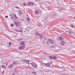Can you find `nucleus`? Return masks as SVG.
<instances>
[{
    "label": "nucleus",
    "mask_w": 75,
    "mask_h": 75,
    "mask_svg": "<svg viewBox=\"0 0 75 75\" xmlns=\"http://www.w3.org/2000/svg\"><path fill=\"white\" fill-rule=\"evenodd\" d=\"M19 13H20V14H22V12H21V11H19Z\"/></svg>",
    "instance_id": "aec40b11"
},
{
    "label": "nucleus",
    "mask_w": 75,
    "mask_h": 75,
    "mask_svg": "<svg viewBox=\"0 0 75 75\" xmlns=\"http://www.w3.org/2000/svg\"><path fill=\"white\" fill-rule=\"evenodd\" d=\"M23 6H26V4L25 3H24L23 4Z\"/></svg>",
    "instance_id": "c756f323"
},
{
    "label": "nucleus",
    "mask_w": 75,
    "mask_h": 75,
    "mask_svg": "<svg viewBox=\"0 0 75 75\" xmlns=\"http://www.w3.org/2000/svg\"><path fill=\"white\" fill-rule=\"evenodd\" d=\"M42 43H43V44H45V42H44V41H42Z\"/></svg>",
    "instance_id": "7c9ffc66"
},
{
    "label": "nucleus",
    "mask_w": 75,
    "mask_h": 75,
    "mask_svg": "<svg viewBox=\"0 0 75 75\" xmlns=\"http://www.w3.org/2000/svg\"><path fill=\"white\" fill-rule=\"evenodd\" d=\"M50 58H51V59H53V57H52L51 56H50Z\"/></svg>",
    "instance_id": "a878e982"
},
{
    "label": "nucleus",
    "mask_w": 75,
    "mask_h": 75,
    "mask_svg": "<svg viewBox=\"0 0 75 75\" xmlns=\"http://www.w3.org/2000/svg\"><path fill=\"white\" fill-rule=\"evenodd\" d=\"M65 43V42L64 41H62L61 42V44L62 45H64Z\"/></svg>",
    "instance_id": "6e6552de"
},
{
    "label": "nucleus",
    "mask_w": 75,
    "mask_h": 75,
    "mask_svg": "<svg viewBox=\"0 0 75 75\" xmlns=\"http://www.w3.org/2000/svg\"><path fill=\"white\" fill-rule=\"evenodd\" d=\"M13 26H14V25L13 24H12L11 25V27H13Z\"/></svg>",
    "instance_id": "473e14b6"
},
{
    "label": "nucleus",
    "mask_w": 75,
    "mask_h": 75,
    "mask_svg": "<svg viewBox=\"0 0 75 75\" xmlns=\"http://www.w3.org/2000/svg\"><path fill=\"white\" fill-rule=\"evenodd\" d=\"M32 74H33V75H36L37 73L35 72L34 71H33V72H32Z\"/></svg>",
    "instance_id": "a211bd4d"
},
{
    "label": "nucleus",
    "mask_w": 75,
    "mask_h": 75,
    "mask_svg": "<svg viewBox=\"0 0 75 75\" xmlns=\"http://www.w3.org/2000/svg\"><path fill=\"white\" fill-rule=\"evenodd\" d=\"M18 41H20L21 40H23V39H18Z\"/></svg>",
    "instance_id": "4be33fe9"
},
{
    "label": "nucleus",
    "mask_w": 75,
    "mask_h": 75,
    "mask_svg": "<svg viewBox=\"0 0 75 75\" xmlns=\"http://www.w3.org/2000/svg\"><path fill=\"white\" fill-rule=\"evenodd\" d=\"M48 41L49 42H50L51 44H54V40L51 39H49L48 40Z\"/></svg>",
    "instance_id": "f03ea898"
},
{
    "label": "nucleus",
    "mask_w": 75,
    "mask_h": 75,
    "mask_svg": "<svg viewBox=\"0 0 75 75\" xmlns=\"http://www.w3.org/2000/svg\"><path fill=\"white\" fill-rule=\"evenodd\" d=\"M71 27H74V25L72 24H71Z\"/></svg>",
    "instance_id": "bb28decb"
},
{
    "label": "nucleus",
    "mask_w": 75,
    "mask_h": 75,
    "mask_svg": "<svg viewBox=\"0 0 75 75\" xmlns=\"http://www.w3.org/2000/svg\"><path fill=\"white\" fill-rule=\"evenodd\" d=\"M27 61V60H23V62H25V63H26Z\"/></svg>",
    "instance_id": "b1692460"
},
{
    "label": "nucleus",
    "mask_w": 75,
    "mask_h": 75,
    "mask_svg": "<svg viewBox=\"0 0 75 75\" xmlns=\"http://www.w3.org/2000/svg\"><path fill=\"white\" fill-rule=\"evenodd\" d=\"M8 68H9V69H11V68H13V64H11L8 66Z\"/></svg>",
    "instance_id": "423d86ee"
},
{
    "label": "nucleus",
    "mask_w": 75,
    "mask_h": 75,
    "mask_svg": "<svg viewBox=\"0 0 75 75\" xmlns=\"http://www.w3.org/2000/svg\"><path fill=\"white\" fill-rule=\"evenodd\" d=\"M24 47H25V46H21L19 47V50H23V49H24Z\"/></svg>",
    "instance_id": "39448f33"
},
{
    "label": "nucleus",
    "mask_w": 75,
    "mask_h": 75,
    "mask_svg": "<svg viewBox=\"0 0 75 75\" xmlns=\"http://www.w3.org/2000/svg\"><path fill=\"white\" fill-rule=\"evenodd\" d=\"M44 64L46 66H47V67L50 66V64L49 63Z\"/></svg>",
    "instance_id": "4468645a"
},
{
    "label": "nucleus",
    "mask_w": 75,
    "mask_h": 75,
    "mask_svg": "<svg viewBox=\"0 0 75 75\" xmlns=\"http://www.w3.org/2000/svg\"><path fill=\"white\" fill-rule=\"evenodd\" d=\"M39 13V12L38 11H36L35 12V14H38Z\"/></svg>",
    "instance_id": "f3484780"
},
{
    "label": "nucleus",
    "mask_w": 75,
    "mask_h": 75,
    "mask_svg": "<svg viewBox=\"0 0 75 75\" xmlns=\"http://www.w3.org/2000/svg\"><path fill=\"white\" fill-rule=\"evenodd\" d=\"M21 45L22 46H25V45L24 44V42H22L21 43Z\"/></svg>",
    "instance_id": "1a4fd4ad"
},
{
    "label": "nucleus",
    "mask_w": 75,
    "mask_h": 75,
    "mask_svg": "<svg viewBox=\"0 0 75 75\" xmlns=\"http://www.w3.org/2000/svg\"><path fill=\"white\" fill-rule=\"evenodd\" d=\"M27 21H29L30 19L29 18H27Z\"/></svg>",
    "instance_id": "412c9836"
},
{
    "label": "nucleus",
    "mask_w": 75,
    "mask_h": 75,
    "mask_svg": "<svg viewBox=\"0 0 75 75\" xmlns=\"http://www.w3.org/2000/svg\"><path fill=\"white\" fill-rule=\"evenodd\" d=\"M17 64H18V63H17V62H12V65L14 66L15 67H17Z\"/></svg>",
    "instance_id": "7ed1b4c3"
},
{
    "label": "nucleus",
    "mask_w": 75,
    "mask_h": 75,
    "mask_svg": "<svg viewBox=\"0 0 75 75\" xmlns=\"http://www.w3.org/2000/svg\"><path fill=\"white\" fill-rule=\"evenodd\" d=\"M44 40H47V38H44Z\"/></svg>",
    "instance_id": "cd10ccee"
},
{
    "label": "nucleus",
    "mask_w": 75,
    "mask_h": 75,
    "mask_svg": "<svg viewBox=\"0 0 75 75\" xmlns=\"http://www.w3.org/2000/svg\"><path fill=\"white\" fill-rule=\"evenodd\" d=\"M12 75H16V74H14V73H12Z\"/></svg>",
    "instance_id": "72a5a7b5"
},
{
    "label": "nucleus",
    "mask_w": 75,
    "mask_h": 75,
    "mask_svg": "<svg viewBox=\"0 0 75 75\" xmlns=\"http://www.w3.org/2000/svg\"><path fill=\"white\" fill-rule=\"evenodd\" d=\"M16 7V8H19L17 6Z\"/></svg>",
    "instance_id": "f704fd0d"
},
{
    "label": "nucleus",
    "mask_w": 75,
    "mask_h": 75,
    "mask_svg": "<svg viewBox=\"0 0 75 75\" xmlns=\"http://www.w3.org/2000/svg\"><path fill=\"white\" fill-rule=\"evenodd\" d=\"M74 19L75 20V17L74 18Z\"/></svg>",
    "instance_id": "4c0bfd02"
},
{
    "label": "nucleus",
    "mask_w": 75,
    "mask_h": 75,
    "mask_svg": "<svg viewBox=\"0 0 75 75\" xmlns=\"http://www.w3.org/2000/svg\"><path fill=\"white\" fill-rule=\"evenodd\" d=\"M68 31H66V33H68Z\"/></svg>",
    "instance_id": "c9c22d12"
},
{
    "label": "nucleus",
    "mask_w": 75,
    "mask_h": 75,
    "mask_svg": "<svg viewBox=\"0 0 75 75\" xmlns=\"http://www.w3.org/2000/svg\"><path fill=\"white\" fill-rule=\"evenodd\" d=\"M53 59H55V60H56L57 59V57H56L55 56H54L53 57Z\"/></svg>",
    "instance_id": "ddd939ff"
},
{
    "label": "nucleus",
    "mask_w": 75,
    "mask_h": 75,
    "mask_svg": "<svg viewBox=\"0 0 75 75\" xmlns=\"http://www.w3.org/2000/svg\"><path fill=\"white\" fill-rule=\"evenodd\" d=\"M69 33L70 34H72V32L71 31H69Z\"/></svg>",
    "instance_id": "c85d7f7f"
},
{
    "label": "nucleus",
    "mask_w": 75,
    "mask_h": 75,
    "mask_svg": "<svg viewBox=\"0 0 75 75\" xmlns=\"http://www.w3.org/2000/svg\"><path fill=\"white\" fill-rule=\"evenodd\" d=\"M29 62V61H28V60H27L26 61V63H27V64H28Z\"/></svg>",
    "instance_id": "393cba45"
},
{
    "label": "nucleus",
    "mask_w": 75,
    "mask_h": 75,
    "mask_svg": "<svg viewBox=\"0 0 75 75\" xmlns=\"http://www.w3.org/2000/svg\"><path fill=\"white\" fill-rule=\"evenodd\" d=\"M18 73V71L17 70H15L13 71V74H17Z\"/></svg>",
    "instance_id": "9d476101"
},
{
    "label": "nucleus",
    "mask_w": 75,
    "mask_h": 75,
    "mask_svg": "<svg viewBox=\"0 0 75 75\" xmlns=\"http://www.w3.org/2000/svg\"><path fill=\"white\" fill-rule=\"evenodd\" d=\"M1 67L3 69H6V67L5 66L2 65V66Z\"/></svg>",
    "instance_id": "f8f14e48"
},
{
    "label": "nucleus",
    "mask_w": 75,
    "mask_h": 75,
    "mask_svg": "<svg viewBox=\"0 0 75 75\" xmlns=\"http://www.w3.org/2000/svg\"><path fill=\"white\" fill-rule=\"evenodd\" d=\"M5 18H8V16H6L5 17Z\"/></svg>",
    "instance_id": "2f4dec72"
},
{
    "label": "nucleus",
    "mask_w": 75,
    "mask_h": 75,
    "mask_svg": "<svg viewBox=\"0 0 75 75\" xmlns=\"http://www.w3.org/2000/svg\"><path fill=\"white\" fill-rule=\"evenodd\" d=\"M59 40L60 41V40H63V38L62 37H59Z\"/></svg>",
    "instance_id": "2eb2a0df"
},
{
    "label": "nucleus",
    "mask_w": 75,
    "mask_h": 75,
    "mask_svg": "<svg viewBox=\"0 0 75 75\" xmlns=\"http://www.w3.org/2000/svg\"><path fill=\"white\" fill-rule=\"evenodd\" d=\"M38 35H39L40 37V38L41 39L42 38V35H41V34H39Z\"/></svg>",
    "instance_id": "dca6fc26"
},
{
    "label": "nucleus",
    "mask_w": 75,
    "mask_h": 75,
    "mask_svg": "<svg viewBox=\"0 0 75 75\" xmlns=\"http://www.w3.org/2000/svg\"><path fill=\"white\" fill-rule=\"evenodd\" d=\"M47 44L48 45H49V44H48V43H47Z\"/></svg>",
    "instance_id": "e433bc0d"
},
{
    "label": "nucleus",
    "mask_w": 75,
    "mask_h": 75,
    "mask_svg": "<svg viewBox=\"0 0 75 75\" xmlns=\"http://www.w3.org/2000/svg\"><path fill=\"white\" fill-rule=\"evenodd\" d=\"M14 30L15 31H16L17 32H20V33H22V32H23L21 30H17V29L16 28H14Z\"/></svg>",
    "instance_id": "0eeeda50"
},
{
    "label": "nucleus",
    "mask_w": 75,
    "mask_h": 75,
    "mask_svg": "<svg viewBox=\"0 0 75 75\" xmlns=\"http://www.w3.org/2000/svg\"><path fill=\"white\" fill-rule=\"evenodd\" d=\"M9 45L10 46H11V42H10L9 43Z\"/></svg>",
    "instance_id": "5701e85b"
},
{
    "label": "nucleus",
    "mask_w": 75,
    "mask_h": 75,
    "mask_svg": "<svg viewBox=\"0 0 75 75\" xmlns=\"http://www.w3.org/2000/svg\"><path fill=\"white\" fill-rule=\"evenodd\" d=\"M75 37V35H74Z\"/></svg>",
    "instance_id": "58836bf2"
},
{
    "label": "nucleus",
    "mask_w": 75,
    "mask_h": 75,
    "mask_svg": "<svg viewBox=\"0 0 75 75\" xmlns=\"http://www.w3.org/2000/svg\"><path fill=\"white\" fill-rule=\"evenodd\" d=\"M14 24L16 25H17V26H19V25H18V23L17 22H14Z\"/></svg>",
    "instance_id": "9b49d317"
},
{
    "label": "nucleus",
    "mask_w": 75,
    "mask_h": 75,
    "mask_svg": "<svg viewBox=\"0 0 75 75\" xmlns=\"http://www.w3.org/2000/svg\"><path fill=\"white\" fill-rule=\"evenodd\" d=\"M38 34H39V33H35V35L36 36H37V35H38Z\"/></svg>",
    "instance_id": "6ab92c4d"
},
{
    "label": "nucleus",
    "mask_w": 75,
    "mask_h": 75,
    "mask_svg": "<svg viewBox=\"0 0 75 75\" xmlns=\"http://www.w3.org/2000/svg\"><path fill=\"white\" fill-rule=\"evenodd\" d=\"M31 65L32 66L34 67V68H35L36 69H37V68H38V67L37 66V65L35 63H32Z\"/></svg>",
    "instance_id": "f257e3e1"
},
{
    "label": "nucleus",
    "mask_w": 75,
    "mask_h": 75,
    "mask_svg": "<svg viewBox=\"0 0 75 75\" xmlns=\"http://www.w3.org/2000/svg\"><path fill=\"white\" fill-rule=\"evenodd\" d=\"M28 6H34V4L32 2H30L27 4Z\"/></svg>",
    "instance_id": "20e7f679"
}]
</instances>
